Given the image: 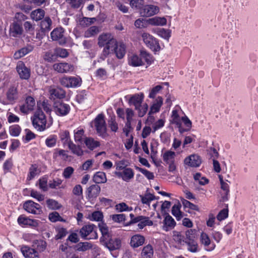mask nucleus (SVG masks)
Listing matches in <instances>:
<instances>
[{"label": "nucleus", "instance_id": "f257e3e1", "mask_svg": "<svg viewBox=\"0 0 258 258\" xmlns=\"http://www.w3.org/2000/svg\"><path fill=\"white\" fill-rule=\"evenodd\" d=\"M97 44L99 47H104L101 53L104 59L111 53L110 49L117 44V40L111 33H103L99 36Z\"/></svg>", "mask_w": 258, "mask_h": 258}, {"label": "nucleus", "instance_id": "f03ea898", "mask_svg": "<svg viewBox=\"0 0 258 258\" xmlns=\"http://www.w3.org/2000/svg\"><path fill=\"white\" fill-rule=\"evenodd\" d=\"M144 60L149 66L153 62V56L146 51H141L139 55L134 54L131 56L128 60V63L133 67H139L144 65Z\"/></svg>", "mask_w": 258, "mask_h": 258}, {"label": "nucleus", "instance_id": "7ed1b4c3", "mask_svg": "<svg viewBox=\"0 0 258 258\" xmlns=\"http://www.w3.org/2000/svg\"><path fill=\"white\" fill-rule=\"evenodd\" d=\"M93 121L97 134L99 136L103 139H105L109 136L107 133L105 116L103 113L98 114Z\"/></svg>", "mask_w": 258, "mask_h": 258}, {"label": "nucleus", "instance_id": "20e7f679", "mask_svg": "<svg viewBox=\"0 0 258 258\" xmlns=\"http://www.w3.org/2000/svg\"><path fill=\"white\" fill-rule=\"evenodd\" d=\"M79 233L84 240L96 239L98 238L96 226L93 224L84 225Z\"/></svg>", "mask_w": 258, "mask_h": 258}, {"label": "nucleus", "instance_id": "39448f33", "mask_svg": "<svg viewBox=\"0 0 258 258\" xmlns=\"http://www.w3.org/2000/svg\"><path fill=\"white\" fill-rule=\"evenodd\" d=\"M32 124L38 131L42 132L46 129V116L41 109H37L35 112L32 119Z\"/></svg>", "mask_w": 258, "mask_h": 258}, {"label": "nucleus", "instance_id": "423d86ee", "mask_svg": "<svg viewBox=\"0 0 258 258\" xmlns=\"http://www.w3.org/2000/svg\"><path fill=\"white\" fill-rule=\"evenodd\" d=\"M52 111L58 116L63 117L68 115L71 111L70 105L63 100H58L52 103Z\"/></svg>", "mask_w": 258, "mask_h": 258}, {"label": "nucleus", "instance_id": "0eeeda50", "mask_svg": "<svg viewBox=\"0 0 258 258\" xmlns=\"http://www.w3.org/2000/svg\"><path fill=\"white\" fill-rule=\"evenodd\" d=\"M142 37L144 43L147 47L154 52H159L161 50L159 40L148 33H143Z\"/></svg>", "mask_w": 258, "mask_h": 258}, {"label": "nucleus", "instance_id": "6e6552de", "mask_svg": "<svg viewBox=\"0 0 258 258\" xmlns=\"http://www.w3.org/2000/svg\"><path fill=\"white\" fill-rule=\"evenodd\" d=\"M110 251L119 249L121 247V240L119 237H112L110 234L101 241Z\"/></svg>", "mask_w": 258, "mask_h": 258}, {"label": "nucleus", "instance_id": "1a4fd4ad", "mask_svg": "<svg viewBox=\"0 0 258 258\" xmlns=\"http://www.w3.org/2000/svg\"><path fill=\"white\" fill-rule=\"evenodd\" d=\"M64 31L62 27H56L50 33V37L52 40L58 41L59 45H64L69 39V38L64 36Z\"/></svg>", "mask_w": 258, "mask_h": 258}, {"label": "nucleus", "instance_id": "9d476101", "mask_svg": "<svg viewBox=\"0 0 258 258\" xmlns=\"http://www.w3.org/2000/svg\"><path fill=\"white\" fill-rule=\"evenodd\" d=\"M23 209L29 213L40 215L42 213L41 206L32 200L25 201L23 206Z\"/></svg>", "mask_w": 258, "mask_h": 258}, {"label": "nucleus", "instance_id": "9b49d317", "mask_svg": "<svg viewBox=\"0 0 258 258\" xmlns=\"http://www.w3.org/2000/svg\"><path fill=\"white\" fill-rule=\"evenodd\" d=\"M49 98L52 103L58 100H63L66 97V92L64 90L60 87L50 89L49 91Z\"/></svg>", "mask_w": 258, "mask_h": 258}, {"label": "nucleus", "instance_id": "f8f14e48", "mask_svg": "<svg viewBox=\"0 0 258 258\" xmlns=\"http://www.w3.org/2000/svg\"><path fill=\"white\" fill-rule=\"evenodd\" d=\"M116 176L123 181L128 182L134 177L135 173L133 169L130 167H126L122 171H115Z\"/></svg>", "mask_w": 258, "mask_h": 258}, {"label": "nucleus", "instance_id": "ddd939ff", "mask_svg": "<svg viewBox=\"0 0 258 258\" xmlns=\"http://www.w3.org/2000/svg\"><path fill=\"white\" fill-rule=\"evenodd\" d=\"M16 71L22 80H28L31 75L30 69L27 68L24 62L19 61L16 66Z\"/></svg>", "mask_w": 258, "mask_h": 258}, {"label": "nucleus", "instance_id": "4468645a", "mask_svg": "<svg viewBox=\"0 0 258 258\" xmlns=\"http://www.w3.org/2000/svg\"><path fill=\"white\" fill-rule=\"evenodd\" d=\"M201 244L203 245L206 251H213L216 247V244L212 241L209 235L205 232H202L200 237Z\"/></svg>", "mask_w": 258, "mask_h": 258}, {"label": "nucleus", "instance_id": "2eb2a0df", "mask_svg": "<svg viewBox=\"0 0 258 258\" xmlns=\"http://www.w3.org/2000/svg\"><path fill=\"white\" fill-rule=\"evenodd\" d=\"M35 105L34 98L31 96H28L26 97L24 104L20 106V110L24 114H28L34 109Z\"/></svg>", "mask_w": 258, "mask_h": 258}, {"label": "nucleus", "instance_id": "dca6fc26", "mask_svg": "<svg viewBox=\"0 0 258 258\" xmlns=\"http://www.w3.org/2000/svg\"><path fill=\"white\" fill-rule=\"evenodd\" d=\"M17 222L18 224L22 227L27 226L36 227L38 226V220L30 219L24 215H21L18 217Z\"/></svg>", "mask_w": 258, "mask_h": 258}, {"label": "nucleus", "instance_id": "f3484780", "mask_svg": "<svg viewBox=\"0 0 258 258\" xmlns=\"http://www.w3.org/2000/svg\"><path fill=\"white\" fill-rule=\"evenodd\" d=\"M101 188L98 184H92L87 188L86 198L90 202L94 201L99 196Z\"/></svg>", "mask_w": 258, "mask_h": 258}, {"label": "nucleus", "instance_id": "a211bd4d", "mask_svg": "<svg viewBox=\"0 0 258 258\" xmlns=\"http://www.w3.org/2000/svg\"><path fill=\"white\" fill-rule=\"evenodd\" d=\"M184 162L188 166L198 167L201 164L202 159L200 156L197 154H192L186 157Z\"/></svg>", "mask_w": 258, "mask_h": 258}, {"label": "nucleus", "instance_id": "6ab92c4d", "mask_svg": "<svg viewBox=\"0 0 258 258\" xmlns=\"http://www.w3.org/2000/svg\"><path fill=\"white\" fill-rule=\"evenodd\" d=\"M175 226L176 222L174 219L168 213H166L163 221L162 230L167 232L174 229Z\"/></svg>", "mask_w": 258, "mask_h": 258}, {"label": "nucleus", "instance_id": "aec40b11", "mask_svg": "<svg viewBox=\"0 0 258 258\" xmlns=\"http://www.w3.org/2000/svg\"><path fill=\"white\" fill-rule=\"evenodd\" d=\"M110 49L111 51H113L116 57L118 59L122 58L126 53V46L122 42H117L114 46Z\"/></svg>", "mask_w": 258, "mask_h": 258}, {"label": "nucleus", "instance_id": "412c9836", "mask_svg": "<svg viewBox=\"0 0 258 258\" xmlns=\"http://www.w3.org/2000/svg\"><path fill=\"white\" fill-rule=\"evenodd\" d=\"M159 12V8L152 5H144L141 10V14L145 17H150L157 14Z\"/></svg>", "mask_w": 258, "mask_h": 258}, {"label": "nucleus", "instance_id": "4be33fe9", "mask_svg": "<svg viewBox=\"0 0 258 258\" xmlns=\"http://www.w3.org/2000/svg\"><path fill=\"white\" fill-rule=\"evenodd\" d=\"M21 251L25 258H39L38 252L33 248L28 246L23 245L21 248Z\"/></svg>", "mask_w": 258, "mask_h": 258}, {"label": "nucleus", "instance_id": "5701e85b", "mask_svg": "<svg viewBox=\"0 0 258 258\" xmlns=\"http://www.w3.org/2000/svg\"><path fill=\"white\" fill-rule=\"evenodd\" d=\"M53 69L60 73H67L73 70V66L67 62L56 63L53 65Z\"/></svg>", "mask_w": 258, "mask_h": 258}, {"label": "nucleus", "instance_id": "b1692460", "mask_svg": "<svg viewBox=\"0 0 258 258\" xmlns=\"http://www.w3.org/2000/svg\"><path fill=\"white\" fill-rule=\"evenodd\" d=\"M145 241V238L141 234H135L131 238L130 245L131 247L135 248H138L144 244Z\"/></svg>", "mask_w": 258, "mask_h": 258}, {"label": "nucleus", "instance_id": "393cba45", "mask_svg": "<svg viewBox=\"0 0 258 258\" xmlns=\"http://www.w3.org/2000/svg\"><path fill=\"white\" fill-rule=\"evenodd\" d=\"M144 99V95L142 93L141 94H135L132 95L129 100L128 103L130 105H133L135 107V109H138L141 104H142Z\"/></svg>", "mask_w": 258, "mask_h": 258}, {"label": "nucleus", "instance_id": "a878e982", "mask_svg": "<svg viewBox=\"0 0 258 258\" xmlns=\"http://www.w3.org/2000/svg\"><path fill=\"white\" fill-rule=\"evenodd\" d=\"M93 248V244L91 242H79L74 246V249L79 252H84Z\"/></svg>", "mask_w": 258, "mask_h": 258}, {"label": "nucleus", "instance_id": "bb28decb", "mask_svg": "<svg viewBox=\"0 0 258 258\" xmlns=\"http://www.w3.org/2000/svg\"><path fill=\"white\" fill-rule=\"evenodd\" d=\"M32 246L38 252H41L46 249L47 243L45 240L41 239H36L33 240Z\"/></svg>", "mask_w": 258, "mask_h": 258}, {"label": "nucleus", "instance_id": "cd10ccee", "mask_svg": "<svg viewBox=\"0 0 258 258\" xmlns=\"http://www.w3.org/2000/svg\"><path fill=\"white\" fill-rule=\"evenodd\" d=\"M84 143L86 146L92 151L100 146V142L95 140L92 137H86L84 139Z\"/></svg>", "mask_w": 258, "mask_h": 258}, {"label": "nucleus", "instance_id": "c85d7f7f", "mask_svg": "<svg viewBox=\"0 0 258 258\" xmlns=\"http://www.w3.org/2000/svg\"><path fill=\"white\" fill-rule=\"evenodd\" d=\"M59 137L63 146L69 145L72 141L69 131H61L59 133Z\"/></svg>", "mask_w": 258, "mask_h": 258}, {"label": "nucleus", "instance_id": "c756f323", "mask_svg": "<svg viewBox=\"0 0 258 258\" xmlns=\"http://www.w3.org/2000/svg\"><path fill=\"white\" fill-rule=\"evenodd\" d=\"M162 104L163 98L161 96H158L151 106L149 114L159 112Z\"/></svg>", "mask_w": 258, "mask_h": 258}, {"label": "nucleus", "instance_id": "7c9ffc66", "mask_svg": "<svg viewBox=\"0 0 258 258\" xmlns=\"http://www.w3.org/2000/svg\"><path fill=\"white\" fill-rule=\"evenodd\" d=\"M153 254V247L152 245L148 244L143 247L141 255L142 258H152Z\"/></svg>", "mask_w": 258, "mask_h": 258}, {"label": "nucleus", "instance_id": "2f4dec72", "mask_svg": "<svg viewBox=\"0 0 258 258\" xmlns=\"http://www.w3.org/2000/svg\"><path fill=\"white\" fill-rule=\"evenodd\" d=\"M10 33L15 37L21 35L23 33L22 25L16 22L13 23L10 28Z\"/></svg>", "mask_w": 258, "mask_h": 258}, {"label": "nucleus", "instance_id": "473e14b6", "mask_svg": "<svg viewBox=\"0 0 258 258\" xmlns=\"http://www.w3.org/2000/svg\"><path fill=\"white\" fill-rule=\"evenodd\" d=\"M18 97V90L15 86H11L7 92V99L11 101H15Z\"/></svg>", "mask_w": 258, "mask_h": 258}, {"label": "nucleus", "instance_id": "72a5a7b5", "mask_svg": "<svg viewBox=\"0 0 258 258\" xmlns=\"http://www.w3.org/2000/svg\"><path fill=\"white\" fill-rule=\"evenodd\" d=\"M181 207L180 203L178 202L177 204H174L172 208L171 213L177 221L181 220L183 216V213L180 211Z\"/></svg>", "mask_w": 258, "mask_h": 258}, {"label": "nucleus", "instance_id": "f704fd0d", "mask_svg": "<svg viewBox=\"0 0 258 258\" xmlns=\"http://www.w3.org/2000/svg\"><path fill=\"white\" fill-rule=\"evenodd\" d=\"M38 166L36 164H31L29 169V172L27 176V180L30 181L32 180L36 175L39 173Z\"/></svg>", "mask_w": 258, "mask_h": 258}, {"label": "nucleus", "instance_id": "c9c22d12", "mask_svg": "<svg viewBox=\"0 0 258 258\" xmlns=\"http://www.w3.org/2000/svg\"><path fill=\"white\" fill-rule=\"evenodd\" d=\"M93 180L96 183H104L107 181L106 174L104 172L98 171L93 176Z\"/></svg>", "mask_w": 258, "mask_h": 258}, {"label": "nucleus", "instance_id": "e433bc0d", "mask_svg": "<svg viewBox=\"0 0 258 258\" xmlns=\"http://www.w3.org/2000/svg\"><path fill=\"white\" fill-rule=\"evenodd\" d=\"M98 227L102 234V236L100 238V241L102 240L106 237H108V236L110 235L109 233L108 227L104 221H102L98 223Z\"/></svg>", "mask_w": 258, "mask_h": 258}, {"label": "nucleus", "instance_id": "4c0bfd02", "mask_svg": "<svg viewBox=\"0 0 258 258\" xmlns=\"http://www.w3.org/2000/svg\"><path fill=\"white\" fill-rule=\"evenodd\" d=\"M68 146L73 154L78 156H82L83 155L84 152L81 146L75 144L73 141Z\"/></svg>", "mask_w": 258, "mask_h": 258}, {"label": "nucleus", "instance_id": "58836bf2", "mask_svg": "<svg viewBox=\"0 0 258 258\" xmlns=\"http://www.w3.org/2000/svg\"><path fill=\"white\" fill-rule=\"evenodd\" d=\"M52 21L49 17H45L40 22V29L44 32L48 33L51 29Z\"/></svg>", "mask_w": 258, "mask_h": 258}, {"label": "nucleus", "instance_id": "ea45409f", "mask_svg": "<svg viewBox=\"0 0 258 258\" xmlns=\"http://www.w3.org/2000/svg\"><path fill=\"white\" fill-rule=\"evenodd\" d=\"M187 246V250L191 252L195 253L198 251V244L195 239H189L185 240Z\"/></svg>", "mask_w": 258, "mask_h": 258}, {"label": "nucleus", "instance_id": "a19ab883", "mask_svg": "<svg viewBox=\"0 0 258 258\" xmlns=\"http://www.w3.org/2000/svg\"><path fill=\"white\" fill-rule=\"evenodd\" d=\"M45 15V12L41 9H38L33 11L30 15L31 18L36 21H38L42 20Z\"/></svg>", "mask_w": 258, "mask_h": 258}, {"label": "nucleus", "instance_id": "79ce46f5", "mask_svg": "<svg viewBox=\"0 0 258 258\" xmlns=\"http://www.w3.org/2000/svg\"><path fill=\"white\" fill-rule=\"evenodd\" d=\"M74 134L76 143H82L83 137L85 134V130L83 128L78 127L74 131Z\"/></svg>", "mask_w": 258, "mask_h": 258}, {"label": "nucleus", "instance_id": "37998d69", "mask_svg": "<svg viewBox=\"0 0 258 258\" xmlns=\"http://www.w3.org/2000/svg\"><path fill=\"white\" fill-rule=\"evenodd\" d=\"M173 239L179 245H183L185 242V237L181 232L173 231Z\"/></svg>", "mask_w": 258, "mask_h": 258}, {"label": "nucleus", "instance_id": "c03bdc74", "mask_svg": "<svg viewBox=\"0 0 258 258\" xmlns=\"http://www.w3.org/2000/svg\"><path fill=\"white\" fill-rule=\"evenodd\" d=\"M100 31L99 27L92 26L89 28L84 33V36L89 38L97 35Z\"/></svg>", "mask_w": 258, "mask_h": 258}, {"label": "nucleus", "instance_id": "a18cd8bd", "mask_svg": "<svg viewBox=\"0 0 258 258\" xmlns=\"http://www.w3.org/2000/svg\"><path fill=\"white\" fill-rule=\"evenodd\" d=\"M130 2L131 6L133 8H135L136 10H141L145 5V2L144 0H127Z\"/></svg>", "mask_w": 258, "mask_h": 258}, {"label": "nucleus", "instance_id": "49530a36", "mask_svg": "<svg viewBox=\"0 0 258 258\" xmlns=\"http://www.w3.org/2000/svg\"><path fill=\"white\" fill-rule=\"evenodd\" d=\"M150 23L153 25L164 26L166 24L167 20L164 18L155 17L149 19Z\"/></svg>", "mask_w": 258, "mask_h": 258}, {"label": "nucleus", "instance_id": "de8ad7c7", "mask_svg": "<svg viewBox=\"0 0 258 258\" xmlns=\"http://www.w3.org/2000/svg\"><path fill=\"white\" fill-rule=\"evenodd\" d=\"M57 139L56 135H50L45 140V143L46 146L49 148L54 147L56 144Z\"/></svg>", "mask_w": 258, "mask_h": 258}, {"label": "nucleus", "instance_id": "09e8293b", "mask_svg": "<svg viewBox=\"0 0 258 258\" xmlns=\"http://www.w3.org/2000/svg\"><path fill=\"white\" fill-rule=\"evenodd\" d=\"M175 156V153L173 151H166L163 155V159L166 163L169 162H173Z\"/></svg>", "mask_w": 258, "mask_h": 258}, {"label": "nucleus", "instance_id": "8fccbe9b", "mask_svg": "<svg viewBox=\"0 0 258 258\" xmlns=\"http://www.w3.org/2000/svg\"><path fill=\"white\" fill-rule=\"evenodd\" d=\"M103 214L101 211H96L92 213L90 216L89 219L91 221L102 222L103 219Z\"/></svg>", "mask_w": 258, "mask_h": 258}, {"label": "nucleus", "instance_id": "3c124183", "mask_svg": "<svg viewBox=\"0 0 258 258\" xmlns=\"http://www.w3.org/2000/svg\"><path fill=\"white\" fill-rule=\"evenodd\" d=\"M110 218L115 223L123 224L125 223L126 216L124 214H113L110 215Z\"/></svg>", "mask_w": 258, "mask_h": 258}, {"label": "nucleus", "instance_id": "603ef678", "mask_svg": "<svg viewBox=\"0 0 258 258\" xmlns=\"http://www.w3.org/2000/svg\"><path fill=\"white\" fill-rule=\"evenodd\" d=\"M157 35L166 40H168L171 37V31L164 28H159L157 30Z\"/></svg>", "mask_w": 258, "mask_h": 258}, {"label": "nucleus", "instance_id": "864d4df0", "mask_svg": "<svg viewBox=\"0 0 258 258\" xmlns=\"http://www.w3.org/2000/svg\"><path fill=\"white\" fill-rule=\"evenodd\" d=\"M10 135L12 137H18L21 132V128L18 124H14L10 126L9 129Z\"/></svg>", "mask_w": 258, "mask_h": 258}, {"label": "nucleus", "instance_id": "5fc2aeb1", "mask_svg": "<svg viewBox=\"0 0 258 258\" xmlns=\"http://www.w3.org/2000/svg\"><path fill=\"white\" fill-rule=\"evenodd\" d=\"M221 188L224 191V194L222 196V198L223 201H227L228 200V196L229 195V184L224 182L221 184Z\"/></svg>", "mask_w": 258, "mask_h": 258}, {"label": "nucleus", "instance_id": "6e6d98bb", "mask_svg": "<svg viewBox=\"0 0 258 258\" xmlns=\"http://www.w3.org/2000/svg\"><path fill=\"white\" fill-rule=\"evenodd\" d=\"M115 209L118 212L131 211L133 210L132 207H129L127 205L123 202L116 204L115 206Z\"/></svg>", "mask_w": 258, "mask_h": 258}, {"label": "nucleus", "instance_id": "4d7b16f0", "mask_svg": "<svg viewBox=\"0 0 258 258\" xmlns=\"http://www.w3.org/2000/svg\"><path fill=\"white\" fill-rule=\"evenodd\" d=\"M153 222L150 220L149 217L143 216V219L139 223L138 226L140 229H143L146 226H152Z\"/></svg>", "mask_w": 258, "mask_h": 258}, {"label": "nucleus", "instance_id": "13d9d810", "mask_svg": "<svg viewBox=\"0 0 258 258\" xmlns=\"http://www.w3.org/2000/svg\"><path fill=\"white\" fill-rule=\"evenodd\" d=\"M46 204L47 207L51 210H58L61 207V205L58 202L53 199H48Z\"/></svg>", "mask_w": 258, "mask_h": 258}, {"label": "nucleus", "instance_id": "bf43d9fd", "mask_svg": "<svg viewBox=\"0 0 258 258\" xmlns=\"http://www.w3.org/2000/svg\"><path fill=\"white\" fill-rule=\"evenodd\" d=\"M181 201L184 208H187L190 210L198 212L200 211L199 208L197 205L190 202L188 200L182 199Z\"/></svg>", "mask_w": 258, "mask_h": 258}, {"label": "nucleus", "instance_id": "052dcab7", "mask_svg": "<svg viewBox=\"0 0 258 258\" xmlns=\"http://www.w3.org/2000/svg\"><path fill=\"white\" fill-rule=\"evenodd\" d=\"M55 231L57 234L55 236V239L56 240L61 239L64 237L67 233L68 231L66 228L63 227H58L55 228Z\"/></svg>", "mask_w": 258, "mask_h": 258}, {"label": "nucleus", "instance_id": "680f3d73", "mask_svg": "<svg viewBox=\"0 0 258 258\" xmlns=\"http://www.w3.org/2000/svg\"><path fill=\"white\" fill-rule=\"evenodd\" d=\"M13 167V162L11 158L7 159L4 163L3 168L5 174L11 172Z\"/></svg>", "mask_w": 258, "mask_h": 258}, {"label": "nucleus", "instance_id": "e2e57ef3", "mask_svg": "<svg viewBox=\"0 0 258 258\" xmlns=\"http://www.w3.org/2000/svg\"><path fill=\"white\" fill-rule=\"evenodd\" d=\"M108 126L112 132L116 133L118 131V126L116 121L115 115L110 117V118L108 120Z\"/></svg>", "mask_w": 258, "mask_h": 258}, {"label": "nucleus", "instance_id": "0e129e2a", "mask_svg": "<svg viewBox=\"0 0 258 258\" xmlns=\"http://www.w3.org/2000/svg\"><path fill=\"white\" fill-rule=\"evenodd\" d=\"M96 20L95 18L83 17L80 20V25L83 27H88L93 24Z\"/></svg>", "mask_w": 258, "mask_h": 258}, {"label": "nucleus", "instance_id": "69168bd1", "mask_svg": "<svg viewBox=\"0 0 258 258\" xmlns=\"http://www.w3.org/2000/svg\"><path fill=\"white\" fill-rule=\"evenodd\" d=\"M125 114L126 119V125L130 127L135 114L134 111L132 109L127 108L125 109Z\"/></svg>", "mask_w": 258, "mask_h": 258}, {"label": "nucleus", "instance_id": "338daca9", "mask_svg": "<svg viewBox=\"0 0 258 258\" xmlns=\"http://www.w3.org/2000/svg\"><path fill=\"white\" fill-rule=\"evenodd\" d=\"M194 178L195 180L198 181L200 185H204L209 183V180L205 177H202L201 173H196L194 175Z\"/></svg>", "mask_w": 258, "mask_h": 258}, {"label": "nucleus", "instance_id": "774afa93", "mask_svg": "<svg viewBox=\"0 0 258 258\" xmlns=\"http://www.w3.org/2000/svg\"><path fill=\"white\" fill-rule=\"evenodd\" d=\"M57 57L55 52L53 53L52 51H49L46 52L43 55V59L47 62H52L56 59Z\"/></svg>", "mask_w": 258, "mask_h": 258}]
</instances>
